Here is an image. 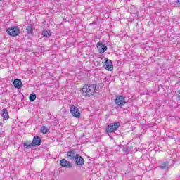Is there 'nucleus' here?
Listing matches in <instances>:
<instances>
[{
    "mask_svg": "<svg viewBox=\"0 0 180 180\" xmlns=\"http://www.w3.org/2000/svg\"><path fill=\"white\" fill-rule=\"evenodd\" d=\"M98 91L96 89V84H86L82 88V94L84 96L91 98V96H94V95L96 94V91Z\"/></svg>",
    "mask_w": 180,
    "mask_h": 180,
    "instance_id": "f257e3e1",
    "label": "nucleus"
},
{
    "mask_svg": "<svg viewBox=\"0 0 180 180\" xmlns=\"http://www.w3.org/2000/svg\"><path fill=\"white\" fill-rule=\"evenodd\" d=\"M120 127V122H115L113 123H110L106 127V131L107 133H115L117 129Z\"/></svg>",
    "mask_w": 180,
    "mask_h": 180,
    "instance_id": "f03ea898",
    "label": "nucleus"
},
{
    "mask_svg": "<svg viewBox=\"0 0 180 180\" xmlns=\"http://www.w3.org/2000/svg\"><path fill=\"white\" fill-rule=\"evenodd\" d=\"M6 33H8L9 36L16 37V36H18V34L20 33V29L16 26H13L6 30Z\"/></svg>",
    "mask_w": 180,
    "mask_h": 180,
    "instance_id": "7ed1b4c3",
    "label": "nucleus"
},
{
    "mask_svg": "<svg viewBox=\"0 0 180 180\" xmlns=\"http://www.w3.org/2000/svg\"><path fill=\"white\" fill-rule=\"evenodd\" d=\"M115 103L118 108H123L126 103V98L122 95L117 96L115 100Z\"/></svg>",
    "mask_w": 180,
    "mask_h": 180,
    "instance_id": "20e7f679",
    "label": "nucleus"
},
{
    "mask_svg": "<svg viewBox=\"0 0 180 180\" xmlns=\"http://www.w3.org/2000/svg\"><path fill=\"white\" fill-rule=\"evenodd\" d=\"M70 113L74 117H77L78 119L79 117H81V112H79V108H77V106L72 105L70 107Z\"/></svg>",
    "mask_w": 180,
    "mask_h": 180,
    "instance_id": "39448f33",
    "label": "nucleus"
},
{
    "mask_svg": "<svg viewBox=\"0 0 180 180\" xmlns=\"http://www.w3.org/2000/svg\"><path fill=\"white\" fill-rule=\"evenodd\" d=\"M77 167H82L85 164V160H84V158L79 155H76V157L73 160Z\"/></svg>",
    "mask_w": 180,
    "mask_h": 180,
    "instance_id": "423d86ee",
    "label": "nucleus"
},
{
    "mask_svg": "<svg viewBox=\"0 0 180 180\" xmlns=\"http://www.w3.org/2000/svg\"><path fill=\"white\" fill-rule=\"evenodd\" d=\"M103 67L107 71H113V63L108 58H105Z\"/></svg>",
    "mask_w": 180,
    "mask_h": 180,
    "instance_id": "0eeeda50",
    "label": "nucleus"
},
{
    "mask_svg": "<svg viewBox=\"0 0 180 180\" xmlns=\"http://www.w3.org/2000/svg\"><path fill=\"white\" fill-rule=\"evenodd\" d=\"M97 49L100 54H103V53L108 50V46H106V44H103V42H98Z\"/></svg>",
    "mask_w": 180,
    "mask_h": 180,
    "instance_id": "6e6552de",
    "label": "nucleus"
},
{
    "mask_svg": "<svg viewBox=\"0 0 180 180\" xmlns=\"http://www.w3.org/2000/svg\"><path fill=\"white\" fill-rule=\"evenodd\" d=\"M60 165L63 167V168H72V164L65 158L60 160Z\"/></svg>",
    "mask_w": 180,
    "mask_h": 180,
    "instance_id": "1a4fd4ad",
    "label": "nucleus"
},
{
    "mask_svg": "<svg viewBox=\"0 0 180 180\" xmlns=\"http://www.w3.org/2000/svg\"><path fill=\"white\" fill-rule=\"evenodd\" d=\"M33 147H39L41 145V138L39 136H35L32 139Z\"/></svg>",
    "mask_w": 180,
    "mask_h": 180,
    "instance_id": "9d476101",
    "label": "nucleus"
},
{
    "mask_svg": "<svg viewBox=\"0 0 180 180\" xmlns=\"http://www.w3.org/2000/svg\"><path fill=\"white\" fill-rule=\"evenodd\" d=\"M160 168L163 171H168V169H169V162L166 161L162 162L160 165Z\"/></svg>",
    "mask_w": 180,
    "mask_h": 180,
    "instance_id": "9b49d317",
    "label": "nucleus"
},
{
    "mask_svg": "<svg viewBox=\"0 0 180 180\" xmlns=\"http://www.w3.org/2000/svg\"><path fill=\"white\" fill-rule=\"evenodd\" d=\"M67 157L68 160H72V161L75 160V158L77 157V155L75 154V151L74 150H70L67 153Z\"/></svg>",
    "mask_w": 180,
    "mask_h": 180,
    "instance_id": "f8f14e48",
    "label": "nucleus"
},
{
    "mask_svg": "<svg viewBox=\"0 0 180 180\" xmlns=\"http://www.w3.org/2000/svg\"><path fill=\"white\" fill-rule=\"evenodd\" d=\"M1 116L4 120H8L9 119V112L6 108L2 110Z\"/></svg>",
    "mask_w": 180,
    "mask_h": 180,
    "instance_id": "ddd939ff",
    "label": "nucleus"
},
{
    "mask_svg": "<svg viewBox=\"0 0 180 180\" xmlns=\"http://www.w3.org/2000/svg\"><path fill=\"white\" fill-rule=\"evenodd\" d=\"M13 85L18 89H20V88H22V80L15 79L13 82Z\"/></svg>",
    "mask_w": 180,
    "mask_h": 180,
    "instance_id": "4468645a",
    "label": "nucleus"
},
{
    "mask_svg": "<svg viewBox=\"0 0 180 180\" xmlns=\"http://www.w3.org/2000/svg\"><path fill=\"white\" fill-rule=\"evenodd\" d=\"M26 33L28 36H33V26L27 25L26 27Z\"/></svg>",
    "mask_w": 180,
    "mask_h": 180,
    "instance_id": "2eb2a0df",
    "label": "nucleus"
},
{
    "mask_svg": "<svg viewBox=\"0 0 180 180\" xmlns=\"http://www.w3.org/2000/svg\"><path fill=\"white\" fill-rule=\"evenodd\" d=\"M42 36L44 37H50V36H51V32H50V30H44L43 32H42Z\"/></svg>",
    "mask_w": 180,
    "mask_h": 180,
    "instance_id": "dca6fc26",
    "label": "nucleus"
},
{
    "mask_svg": "<svg viewBox=\"0 0 180 180\" xmlns=\"http://www.w3.org/2000/svg\"><path fill=\"white\" fill-rule=\"evenodd\" d=\"M37 98V96H36V94L34 93L31 94L29 96L30 102H34Z\"/></svg>",
    "mask_w": 180,
    "mask_h": 180,
    "instance_id": "f3484780",
    "label": "nucleus"
},
{
    "mask_svg": "<svg viewBox=\"0 0 180 180\" xmlns=\"http://www.w3.org/2000/svg\"><path fill=\"white\" fill-rule=\"evenodd\" d=\"M23 146L25 148H32V147H33V143L29 141H27L23 143Z\"/></svg>",
    "mask_w": 180,
    "mask_h": 180,
    "instance_id": "a211bd4d",
    "label": "nucleus"
},
{
    "mask_svg": "<svg viewBox=\"0 0 180 180\" xmlns=\"http://www.w3.org/2000/svg\"><path fill=\"white\" fill-rule=\"evenodd\" d=\"M49 131V129L46 127L45 126H43L41 129V132L43 133L44 134H46Z\"/></svg>",
    "mask_w": 180,
    "mask_h": 180,
    "instance_id": "6ab92c4d",
    "label": "nucleus"
},
{
    "mask_svg": "<svg viewBox=\"0 0 180 180\" xmlns=\"http://www.w3.org/2000/svg\"><path fill=\"white\" fill-rule=\"evenodd\" d=\"M173 4H176V6L180 8V0H174Z\"/></svg>",
    "mask_w": 180,
    "mask_h": 180,
    "instance_id": "aec40b11",
    "label": "nucleus"
},
{
    "mask_svg": "<svg viewBox=\"0 0 180 180\" xmlns=\"http://www.w3.org/2000/svg\"><path fill=\"white\" fill-rule=\"evenodd\" d=\"M122 151L124 153H127V146H124L123 148H122Z\"/></svg>",
    "mask_w": 180,
    "mask_h": 180,
    "instance_id": "412c9836",
    "label": "nucleus"
},
{
    "mask_svg": "<svg viewBox=\"0 0 180 180\" xmlns=\"http://www.w3.org/2000/svg\"><path fill=\"white\" fill-rule=\"evenodd\" d=\"M176 94H177L178 98H180V90H178V91H176Z\"/></svg>",
    "mask_w": 180,
    "mask_h": 180,
    "instance_id": "4be33fe9",
    "label": "nucleus"
},
{
    "mask_svg": "<svg viewBox=\"0 0 180 180\" xmlns=\"http://www.w3.org/2000/svg\"><path fill=\"white\" fill-rule=\"evenodd\" d=\"M92 24H93V25L95 24V22H93Z\"/></svg>",
    "mask_w": 180,
    "mask_h": 180,
    "instance_id": "5701e85b",
    "label": "nucleus"
},
{
    "mask_svg": "<svg viewBox=\"0 0 180 180\" xmlns=\"http://www.w3.org/2000/svg\"><path fill=\"white\" fill-rule=\"evenodd\" d=\"M1 1H2V0H0V2H1Z\"/></svg>",
    "mask_w": 180,
    "mask_h": 180,
    "instance_id": "b1692460",
    "label": "nucleus"
},
{
    "mask_svg": "<svg viewBox=\"0 0 180 180\" xmlns=\"http://www.w3.org/2000/svg\"><path fill=\"white\" fill-rule=\"evenodd\" d=\"M0 136H1V133H0Z\"/></svg>",
    "mask_w": 180,
    "mask_h": 180,
    "instance_id": "393cba45",
    "label": "nucleus"
}]
</instances>
